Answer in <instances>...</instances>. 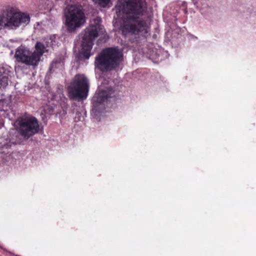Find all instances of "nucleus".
Segmentation results:
<instances>
[{
  "instance_id": "39448f33",
  "label": "nucleus",
  "mask_w": 256,
  "mask_h": 256,
  "mask_svg": "<svg viewBox=\"0 0 256 256\" xmlns=\"http://www.w3.org/2000/svg\"><path fill=\"white\" fill-rule=\"evenodd\" d=\"M67 30L69 32L74 30L76 28L80 27L85 22V16L84 12L75 6L68 7L66 14Z\"/></svg>"
},
{
  "instance_id": "423d86ee",
  "label": "nucleus",
  "mask_w": 256,
  "mask_h": 256,
  "mask_svg": "<svg viewBox=\"0 0 256 256\" xmlns=\"http://www.w3.org/2000/svg\"><path fill=\"white\" fill-rule=\"evenodd\" d=\"M18 126L20 134L26 139L29 138L40 130L38 121L32 116L20 118L18 120Z\"/></svg>"
},
{
  "instance_id": "9b49d317",
  "label": "nucleus",
  "mask_w": 256,
  "mask_h": 256,
  "mask_svg": "<svg viewBox=\"0 0 256 256\" xmlns=\"http://www.w3.org/2000/svg\"><path fill=\"white\" fill-rule=\"evenodd\" d=\"M8 84V77L0 76V88H6Z\"/></svg>"
},
{
  "instance_id": "f257e3e1",
  "label": "nucleus",
  "mask_w": 256,
  "mask_h": 256,
  "mask_svg": "<svg viewBox=\"0 0 256 256\" xmlns=\"http://www.w3.org/2000/svg\"><path fill=\"white\" fill-rule=\"evenodd\" d=\"M118 6L126 14L122 26V34L146 39L150 36V17L144 16L146 10L140 0H125Z\"/></svg>"
},
{
  "instance_id": "6e6552de",
  "label": "nucleus",
  "mask_w": 256,
  "mask_h": 256,
  "mask_svg": "<svg viewBox=\"0 0 256 256\" xmlns=\"http://www.w3.org/2000/svg\"><path fill=\"white\" fill-rule=\"evenodd\" d=\"M114 96V90L111 88L106 90H102L93 97L92 99L93 106L97 108L106 102L108 98H112Z\"/></svg>"
},
{
  "instance_id": "f03ea898",
  "label": "nucleus",
  "mask_w": 256,
  "mask_h": 256,
  "mask_svg": "<svg viewBox=\"0 0 256 256\" xmlns=\"http://www.w3.org/2000/svg\"><path fill=\"white\" fill-rule=\"evenodd\" d=\"M124 60L122 52L118 47L103 49L96 56L95 66L100 71L108 72L118 70Z\"/></svg>"
},
{
  "instance_id": "1a4fd4ad",
  "label": "nucleus",
  "mask_w": 256,
  "mask_h": 256,
  "mask_svg": "<svg viewBox=\"0 0 256 256\" xmlns=\"http://www.w3.org/2000/svg\"><path fill=\"white\" fill-rule=\"evenodd\" d=\"M30 21V17L28 14L25 13H16L8 20L7 25L18 27L22 24H27Z\"/></svg>"
},
{
  "instance_id": "9d476101",
  "label": "nucleus",
  "mask_w": 256,
  "mask_h": 256,
  "mask_svg": "<svg viewBox=\"0 0 256 256\" xmlns=\"http://www.w3.org/2000/svg\"><path fill=\"white\" fill-rule=\"evenodd\" d=\"M36 50L32 53L33 55H34L36 57V60L38 64V62L40 60V58L42 56L44 52V49L46 48L44 44L41 42H38L35 46Z\"/></svg>"
},
{
  "instance_id": "20e7f679",
  "label": "nucleus",
  "mask_w": 256,
  "mask_h": 256,
  "mask_svg": "<svg viewBox=\"0 0 256 256\" xmlns=\"http://www.w3.org/2000/svg\"><path fill=\"white\" fill-rule=\"evenodd\" d=\"M90 89L88 78L84 74H78L68 88V96L71 100L86 98Z\"/></svg>"
},
{
  "instance_id": "0eeeda50",
  "label": "nucleus",
  "mask_w": 256,
  "mask_h": 256,
  "mask_svg": "<svg viewBox=\"0 0 256 256\" xmlns=\"http://www.w3.org/2000/svg\"><path fill=\"white\" fill-rule=\"evenodd\" d=\"M14 57L18 62H22L28 66H36L38 64L36 57L32 53L24 48L18 47Z\"/></svg>"
},
{
  "instance_id": "7ed1b4c3",
  "label": "nucleus",
  "mask_w": 256,
  "mask_h": 256,
  "mask_svg": "<svg viewBox=\"0 0 256 256\" xmlns=\"http://www.w3.org/2000/svg\"><path fill=\"white\" fill-rule=\"evenodd\" d=\"M100 21V18H96L95 24L90 25L84 30L82 42L81 54L86 59H88L90 57L94 42L98 36L100 30H102V26L99 24Z\"/></svg>"
}]
</instances>
